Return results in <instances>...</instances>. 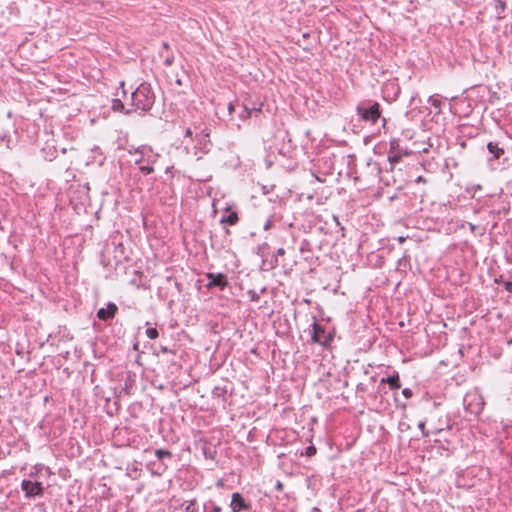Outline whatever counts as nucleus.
Wrapping results in <instances>:
<instances>
[{"label":"nucleus","mask_w":512,"mask_h":512,"mask_svg":"<svg viewBox=\"0 0 512 512\" xmlns=\"http://www.w3.org/2000/svg\"><path fill=\"white\" fill-rule=\"evenodd\" d=\"M131 109L125 111L130 114L133 111L148 112L155 103V94L150 84L142 83L130 95Z\"/></svg>","instance_id":"obj_1"},{"label":"nucleus","mask_w":512,"mask_h":512,"mask_svg":"<svg viewBox=\"0 0 512 512\" xmlns=\"http://www.w3.org/2000/svg\"><path fill=\"white\" fill-rule=\"evenodd\" d=\"M487 150L490 157L487 158V163L492 170L498 168H506L510 165L509 159L504 157L506 150L509 151L508 146L501 140L489 141L487 143Z\"/></svg>","instance_id":"obj_2"},{"label":"nucleus","mask_w":512,"mask_h":512,"mask_svg":"<svg viewBox=\"0 0 512 512\" xmlns=\"http://www.w3.org/2000/svg\"><path fill=\"white\" fill-rule=\"evenodd\" d=\"M356 112L364 122L375 124L381 117L380 104L373 100H363L358 103Z\"/></svg>","instance_id":"obj_3"},{"label":"nucleus","mask_w":512,"mask_h":512,"mask_svg":"<svg viewBox=\"0 0 512 512\" xmlns=\"http://www.w3.org/2000/svg\"><path fill=\"white\" fill-rule=\"evenodd\" d=\"M311 340L313 343L320 344L323 347H329L330 343L333 340V335L331 333H327L325 327L320 325L316 319L311 325Z\"/></svg>","instance_id":"obj_4"},{"label":"nucleus","mask_w":512,"mask_h":512,"mask_svg":"<svg viewBox=\"0 0 512 512\" xmlns=\"http://www.w3.org/2000/svg\"><path fill=\"white\" fill-rule=\"evenodd\" d=\"M463 405L467 412L473 415H478L484 408L482 397L476 392L467 393L463 398Z\"/></svg>","instance_id":"obj_5"},{"label":"nucleus","mask_w":512,"mask_h":512,"mask_svg":"<svg viewBox=\"0 0 512 512\" xmlns=\"http://www.w3.org/2000/svg\"><path fill=\"white\" fill-rule=\"evenodd\" d=\"M21 490L24 492L25 498L31 499L44 495L45 488L42 482L24 479L21 482Z\"/></svg>","instance_id":"obj_6"},{"label":"nucleus","mask_w":512,"mask_h":512,"mask_svg":"<svg viewBox=\"0 0 512 512\" xmlns=\"http://www.w3.org/2000/svg\"><path fill=\"white\" fill-rule=\"evenodd\" d=\"M137 153H141L144 156H147V163L138 164L139 170L144 174L148 175L154 172L153 165L157 161L159 155L154 153L153 150L148 146H142L137 150Z\"/></svg>","instance_id":"obj_7"},{"label":"nucleus","mask_w":512,"mask_h":512,"mask_svg":"<svg viewBox=\"0 0 512 512\" xmlns=\"http://www.w3.org/2000/svg\"><path fill=\"white\" fill-rule=\"evenodd\" d=\"M206 278L208 279V283L206 285L208 290L216 287L223 291L229 284L227 276L223 273L208 272L206 273Z\"/></svg>","instance_id":"obj_8"},{"label":"nucleus","mask_w":512,"mask_h":512,"mask_svg":"<svg viewBox=\"0 0 512 512\" xmlns=\"http://www.w3.org/2000/svg\"><path fill=\"white\" fill-rule=\"evenodd\" d=\"M118 307L115 303L109 302L105 308H100L97 311V317L102 321H108L115 317Z\"/></svg>","instance_id":"obj_9"},{"label":"nucleus","mask_w":512,"mask_h":512,"mask_svg":"<svg viewBox=\"0 0 512 512\" xmlns=\"http://www.w3.org/2000/svg\"><path fill=\"white\" fill-rule=\"evenodd\" d=\"M210 132L206 129L202 130L200 134H196L197 144L196 147L203 153H208L210 150L211 142L208 139Z\"/></svg>","instance_id":"obj_10"},{"label":"nucleus","mask_w":512,"mask_h":512,"mask_svg":"<svg viewBox=\"0 0 512 512\" xmlns=\"http://www.w3.org/2000/svg\"><path fill=\"white\" fill-rule=\"evenodd\" d=\"M230 507L233 512H240L243 510H247L249 506L246 504L244 498L240 493H233Z\"/></svg>","instance_id":"obj_11"},{"label":"nucleus","mask_w":512,"mask_h":512,"mask_svg":"<svg viewBox=\"0 0 512 512\" xmlns=\"http://www.w3.org/2000/svg\"><path fill=\"white\" fill-rule=\"evenodd\" d=\"M225 211H227L229 213L222 215V217L220 219V223L221 224H227V225H230V226L236 225L238 223V221H239L238 213L236 211L231 210L229 207L226 208Z\"/></svg>","instance_id":"obj_12"},{"label":"nucleus","mask_w":512,"mask_h":512,"mask_svg":"<svg viewBox=\"0 0 512 512\" xmlns=\"http://www.w3.org/2000/svg\"><path fill=\"white\" fill-rule=\"evenodd\" d=\"M382 384H388L391 390H397L401 387L400 377L398 372H395L393 375L382 378Z\"/></svg>","instance_id":"obj_13"},{"label":"nucleus","mask_w":512,"mask_h":512,"mask_svg":"<svg viewBox=\"0 0 512 512\" xmlns=\"http://www.w3.org/2000/svg\"><path fill=\"white\" fill-rule=\"evenodd\" d=\"M42 155L45 160L52 161L56 158L57 151L53 146L46 145L42 148Z\"/></svg>","instance_id":"obj_14"},{"label":"nucleus","mask_w":512,"mask_h":512,"mask_svg":"<svg viewBox=\"0 0 512 512\" xmlns=\"http://www.w3.org/2000/svg\"><path fill=\"white\" fill-rule=\"evenodd\" d=\"M494 1V7H495V13L498 19H503V13L506 9V3L504 0H493Z\"/></svg>","instance_id":"obj_15"},{"label":"nucleus","mask_w":512,"mask_h":512,"mask_svg":"<svg viewBox=\"0 0 512 512\" xmlns=\"http://www.w3.org/2000/svg\"><path fill=\"white\" fill-rule=\"evenodd\" d=\"M227 392H228V389L226 386H215L212 391V395L215 398H218V399L221 398L223 401H225V396H226Z\"/></svg>","instance_id":"obj_16"},{"label":"nucleus","mask_w":512,"mask_h":512,"mask_svg":"<svg viewBox=\"0 0 512 512\" xmlns=\"http://www.w3.org/2000/svg\"><path fill=\"white\" fill-rule=\"evenodd\" d=\"M222 508L213 501H208L203 505V512H221Z\"/></svg>","instance_id":"obj_17"},{"label":"nucleus","mask_w":512,"mask_h":512,"mask_svg":"<svg viewBox=\"0 0 512 512\" xmlns=\"http://www.w3.org/2000/svg\"><path fill=\"white\" fill-rule=\"evenodd\" d=\"M261 106L262 105L256 107L254 104L252 106L244 104L245 117H250L252 115V112H261Z\"/></svg>","instance_id":"obj_18"},{"label":"nucleus","mask_w":512,"mask_h":512,"mask_svg":"<svg viewBox=\"0 0 512 512\" xmlns=\"http://www.w3.org/2000/svg\"><path fill=\"white\" fill-rule=\"evenodd\" d=\"M155 456L157 457L158 460H162L164 458H171L172 453L168 450L157 449L155 450Z\"/></svg>","instance_id":"obj_19"},{"label":"nucleus","mask_w":512,"mask_h":512,"mask_svg":"<svg viewBox=\"0 0 512 512\" xmlns=\"http://www.w3.org/2000/svg\"><path fill=\"white\" fill-rule=\"evenodd\" d=\"M112 109L114 111L123 112L125 109V106L121 99H114L112 102Z\"/></svg>","instance_id":"obj_20"},{"label":"nucleus","mask_w":512,"mask_h":512,"mask_svg":"<svg viewBox=\"0 0 512 512\" xmlns=\"http://www.w3.org/2000/svg\"><path fill=\"white\" fill-rule=\"evenodd\" d=\"M145 333H146L147 337L152 340L158 338V336H159V332H158L157 328H155V327H148L146 329Z\"/></svg>","instance_id":"obj_21"},{"label":"nucleus","mask_w":512,"mask_h":512,"mask_svg":"<svg viewBox=\"0 0 512 512\" xmlns=\"http://www.w3.org/2000/svg\"><path fill=\"white\" fill-rule=\"evenodd\" d=\"M400 160H401V155H399V154L389 155L388 161L390 164V170H392L394 165L396 163H398Z\"/></svg>","instance_id":"obj_22"},{"label":"nucleus","mask_w":512,"mask_h":512,"mask_svg":"<svg viewBox=\"0 0 512 512\" xmlns=\"http://www.w3.org/2000/svg\"><path fill=\"white\" fill-rule=\"evenodd\" d=\"M197 506H196V500H190L188 501L187 505L185 506V512H197Z\"/></svg>","instance_id":"obj_23"},{"label":"nucleus","mask_w":512,"mask_h":512,"mask_svg":"<svg viewBox=\"0 0 512 512\" xmlns=\"http://www.w3.org/2000/svg\"><path fill=\"white\" fill-rule=\"evenodd\" d=\"M203 454H204L205 458L214 460L215 459V455H216V451L215 450H211L208 447H204L203 448Z\"/></svg>","instance_id":"obj_24"},{"label":"nucleus","mask_w":512,"mask_h":512,"mask_svg":"<svg viewBox=\"0 0 512 512\" xmlns=\"http://www.w3.org/2000/svg\"><path fill=\"white\" fill-rule=\"evenodd\" d=\"M428 103L430 105H432L433 107H435V108H440V106H441V101L438 98L434 97V96H430L429 97Z\"/></svg>","instance_id":"obj_25"},{"label":"nucleus","mask_w":512,"mask_h":512,"mask_svg":"<svg viewBox=\"0 0 512 512\" xmlns=\"http://www.w3.org/2000/svg\"><path fill=\"white\" fill-rule=\"evenodd\" d=\"M174 62V55L172 53H168L164 60H163V63L165 66H171Z\"/></svg>","instance_id":"obj_26"},{"label":"nucleus","mask_w":512,"mask_h":512,"mask_svg":"<svg viewBox=\"0 0 512 512\" xmlns=\"http://www.w3.org/2000/svg\"><path fill=\"white\" fill-rule=\"evenodd\" d=\"M273 219H274V215H271V216H270V217L265 221V223H264V225H263V229H264L265 231H268V230H270V229L272 228V226H273Z\"/></svg>","instance_id":"obj_27"},{"label":"nucleus","mask_w":512,"mask_h":512,"mask_svg":"<svg viewBox=\"0 0 512 512\" xmlns=\"http://www.w3.org/2000/svg\"><path fill=\"white\" fill-rule=\"evenodd\" d=\"M467 225H468V228L470 229V231L472 233H476V232H479V234H482L484 229H482V231H479L480 230V227L479 225H476V224H473L471 222H467Z\"/></svg>","instance_id":"obj_28"},{"label":"nucleus","mask_w":512,"mask_h":512,"mask_svg":"<svg viewBox=\"0 0 512 512\" xmlns=\"http://www.w3.org/2000/svg\"><path fill=\"white\" fill-rule=\"evenodd\" d=\"M418 428L420 429L423 437H428L429 436V432L425 428V422L424 421H420L419 422Z\"/></svg>","instance_id":"obj_29"},{"label":"nucleus","mask_w":512,"mask_h":512,"mask_svg":"<svg viewBox=\"0 0 512 512\" xmlns=\"http://www.w3.org/2000/svg\"><path fill=\"white\" fill-rule=\"evenodd\" d=\"M249 296H250V300L253 301V302H258L260 297H259V294L254 291V290H250L248 292Z\"/></svg>","instance_id":"obj_30"},{"label":"nucleus","mask_w":512,"mask_h":512,"mask_svg":"<svg viewBox=\"0 0 512 512\" xmlns=\"http://www.w3.org/2000/svg\"><path fill=\"white\" fill-rule=\"evenodd\" d=\"M316 454V448L311 445L306 448L305 455L311 457Z\"/></svg>","instance_id":"obj_31"},{"label":"nucleus","mask_w":512,"mask_h":512,"mask_svg":"<svg viewBox=\"0 0 512 512\" xmlns=\"http://www.w3.org/2000/svg\"><path fill=\"white\" fill-rule=\"evenodd\" d=\"M138 154H139V158H137V159L135 160V163H136V164H145V163H147V156H144V155H143V154H141V153H138Z\"/></svg>","instance_id":"obj_32"},{"label":"nucleus","mask_w":512,"mask_h":512,"mask_svg":"<svg viewBox=\"0 0 512 512\" xmlns=\"http://www.w3.org/2000/svg\"><path fill=\"white\" fill-rule=\"evenodd\" d=\"M402 394H403V396H404L405 398L409 399V398H411V397H412L413 392H412V390H411V389H409V388H404V389L402 390Z\"/></svg>","instance_id":"obj_33"},{"label":"nucleus","mask_w":512,"mask_h":512,"mask_svg":"<svg viewBox=\"0 0 512 512\" xmlns=\"http://www.w3.org/2000/svg\"><path fill=\"white\" fill-rule=\"evenodd\" d=\"M160 352L163 354H167V353L175 354V351L169 349L167 346H160Z\"/></svg>","instance_id":"obj_34"},{"label":"nucleus","mask_w":512,"mask_h":512,"mask_svg":"<svg viewBox=\"0 0 512 512\" xmlns=\"http://www.w3.org/2000/svg\"><path fill=\"white\" fill-rule=\"evenodd\" d=\"M407 257L406 256H403L401 259L398 260V266L401 267V266H405V264L407 263Z\"/></svg>","instance_id":"obj_35"},{"label":"nucleus","mask_w":512,"mask_h":512,"mask_svg":"<svg viewBox=\"0 0 512 512\" xmlns=\"http://www.w3.org/2000/svg\"><path fill=\"white\" fill-rule=\"evenodd\" d=\"M277 256H283L285 255V249L284 248H278L276 251Z\"/></svg>","instance_id":"obj_36"},{"label":"nucleus","mask_w":512,"mask_h":512,"mask_svg":"<svg viewBox=\"0 0 512 512\" xmlns=\"http://www.w3.org/2000/svg\"><path fill=\"white\" fill-rule=\"evenodd\" d=\"M505 289L509 292H512V282L511 281L505 283Z\"/></svg>","instance_id":"obj_37"},{"label":"nucleus","mask_w":512,"mask_h":512,"mask_svg":"<svg viewBox=\"0 0 512 512\" xmlns=\"http://www.w3.org/2000/svg\"><path fill=\"white\" fill-rule=\"evenodd\" d=\"M235 110V106L233 103H229L228 105V111H229V114H232Z\"/></svg>","instance_id":"obj_38"},{"label":"nucleus","mask_w":512,"mask_h":512,"mask_svg":"<svg viewBox=\"0 0 512 512\" xmlns=\"http://www.w3.org/2000/svg\"><path fill=\"white\" fill-rule=\"evenodd\" d=\"M193 135L192 130L190 128H187L185 131V137L191 138Z\"/></svg>","instance_id":"obj_39"},{"label":"nucleus","mask_w":512,"mask_h":512,"mask_svg":"<svg viewBox=\"0 0 512 512\" xmlns=\"http://www.w3.org/2000/svg\"><path fill=\"white\" fill-rule=\"evenodd\" d=\"M417 183H425L426 180L423 176H418L415 180Z\"/></svg>","instance_id":"obj_40"},{"label":"nucleus","mask_w":512,"mask_h":512,"mask_svg":"<svg viewBox=\"0 0 512 512\" xmlns=\"http://www.w3.org/2000/svg\"><path fill=\"white\" fill-rule=\"evenodd\" d=\"M162 47H163V49H164L165 51H168V49H169V44H168L167 42H163Z\"/></svg>","instance_id":"obj_41"},{"label":"nucleus","mask_w":512,"mask_h":512,"mask_svg":"<svg viewBox=\"0 0 512 512\" xmlns=\"http://www.w3.org/2000/svg\"><path fill=\"white\" fill-rule=\"evenodd\" d=\"M120 87L122 88V93H123L124 97H126V91L124 90V83L123 82L120 83Z\"/></svg>","instance_id":"obj_42"},{"label":"nucleus","mask_w":512,"mask_h":512,"mask_svg":"<svg viewBox=\"0 0 512 512\" xmlns=\"http://www.w3.org/2000/svg\"><path fill=\"white\" fill-rule=\"evenodd\" d=\"M282 483L280 481L277 482L276 487L277 489H282Z\"/></svg>","instance_id":"obj_43"},{"label":"nucleus","mask_w":512,"mask_h":512,"mask_svg":"<svg viewBox=\"0 0 512 512\" xmlns=\"http://www.w3.org/2000/svg\"><path fill=\"white\" fill-rule=\"evenodd\" d=\"M240 117H241L242 119H246V118H247V117H245L244 109L242 110V113L240 114Z\"/></svg>","instance_id":"obj_44"},{"label":"nucleus","mask_w":512,"mask_h":512,"mask_svg":"<svg viewBox=\"0 0 512 512\" xmlns=\"http://www.w3.org/2000/svg\"><path fill=\"white\" fill-rule=\"evenodd\" d=\"M93 151H95V153H98V152L100 151V148L96 146V147L93 149Z\"/></svg>","instance_id":"obj_45"},{"label":"nucleus","mask_w":512,"mask_h":512,"mask_svg":"<svg viewBox=\"0 0 512 512\" xmlns=\"http://www.w3.org/2000/svg\"><path fill=\"white\" fill-rule=\"evenodd\" d=\"M277 262H278V259H277V258H275L274 263H273V266H277Z\"/></svg>","instance_id":"obj_46"},{"label":"nucleus","mask_w":512,"mask_h":512,"mask_svg":"<svg viewBox=\"0 0 512 512\" xmlns=\"http://www.w3.org/2000/svg\"><path fill=\"white\" fill-rule=\"evenodd\" d=\"M309 37V34L308 33H304L303 34V38H308Z\"/></svg>","instance_id":"obj_47"},{"label":"nucleus","mask_w":512,"mask_h":512,"mask_svg":"<svg viewBox=\"0 0 512 512\" xmlns=\"http://www.w3.org/2000/svg\"><path fill=\"white\" fill-rule=\"evenodd\" d=\"M399 241H400V242H403V241H404V238H403V237H400V238H399Z\"/></svg>","instance_id":"obj_48"},{"label":"nucleus","mask_w":512,"mask_h":512,"mask_svg":"<svg viewBox=\"0 0 512 512\" xmlns=\"http://www.w3.org/2000/svg\"><path fill=\"white\" fill-rule=\"evenodd\" d=\"M62 153H64V154L66 153V148L62 149Z\"/></svg>","instance_id":"obj_49"}]
</instances>
